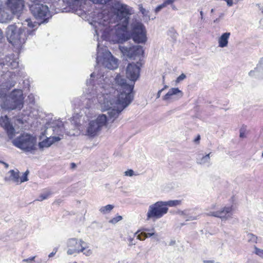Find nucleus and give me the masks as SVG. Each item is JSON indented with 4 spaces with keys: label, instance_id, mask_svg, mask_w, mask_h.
Listing matches in <instances>:
<instances>
[{
    "label": "nucleus",
    "instance_id": "nucleus-1",
    "mask_svg": "<svg viewBox=\"0 0 263 263\" xmlns=\"http://www.w3.org/2000/svg\"><path fill=\"white\" fill-rule=\"evenodd\" d=\"M143 63L141 61L130 63L126 69V76L132 84H128L125 79L118 74L115 79L116 90L117 91L116 104L120 105L121 108L114 109L109 112V116L116 117L127 107L133 101L134 98V86L135 82L139 79L140 76L141 67Z\"/></svg>",
    "mask_w": 263,
    "mask_h": 263
},
{
    "label": "nucleus",
    "instance_id": "nucleus-2",
    "mask_svg": "<svg viewBox=\"0 0 263 263\" xmlns=\"http://www.w3.org/2000/svg\"><path fill=\"white\" fill-rule=\"evenodd\" d=\"M29 8L31 14L37 21L32 22L30 18L26 20L27 26L31 28L35 27L36 29L40 25L47 23L52 17L48 7L41 3L30 4Z\"/></svg>",
    "mask_w": 263,
    "mask_h": 263
},
{
    "label": "nucleus",
    "instance_id": "nucleus-3",
    "mask_svg": "<svg viewBox=\"0 0 263 263\" xmlns=\"http://www.w3.org/2000/svg\"><path fill=\"white\" fill-rule=\"evenodd\" d=\"M35 29L29 30L25 27H18L15 23L8 26L6 29V36L12 45L24 44L29 35L34 34Z\"/></svg>",
    "mask_w": 263,
    "mask_h": 263
},
{
    "label": "nucleus",
    "instance_id": "nucleus-4",
    "mask_svg": "<svg viewBox=\"0 0 263 263\" xmlns=\"http://www.w3.org/2000/svg\"><path fill=\"white\" fill-rule=\"evenodd\" d=\"M120 108V105H117L116 108L114 107L112 109H108L107 112L108 115V117L106 115L102 114L98 116L96 119L90 121L89 122L88 127L87 128L86 135L89 137L93 138L97 135L98 133L101 130L102 127L107 124L108 121H110L111 123L114 122V121L118 118L120 114L116 117L110 118L109 115V112L112 110H116Z\"/></svg>",
    "mask_w": 263,
    "mask_h": 263
},
{
    "label": "nucleus",
    "instance_id": "nucleus-5",
    "mask_svg": "<svg viewBox=\"0 0 263 263\" xmlns=\"http://www.w3.org/2000/svg\"><path fill=\"white\" fill-rule=\"evenodd\" d=\"M36 140L35 136L27 133L21 134L16 137L13 140L12 143L15 146L26 152L32 153L36 150Z\"/></svg>",
    "mask_w": 263,
    "mask_h": 263
},
{
    "label": "nucleus",
    "instance_id": "nucleus-6",
    "mask_svg": "<svg viewBox=\"0 0 263 263\" xmlns=\"http://www.w3.org/2000/svg\"><path fill=\"white\" fill-rule=\"evenodd\" d=\"M131 39L137 44H145L147 41L146 30L144 24L140 21H136L131 24Z\"/></svg>",
    "mask_w": 263,
    "mask_h": 263
},
{
    "label": "nucleus",
    "instance_id": "nucleus-7",
    "mask_svg": "<svg viewBox=\"0 0 263 263\" xmlns=\"http://www.w3.org/2000/svg\"><path fill=\"white\" fill-rule=\"evenodd\" d=\"M11 102H5L2 108H6L8 110H14L17 108L21 109L23 107L24 97L22 91L19 89L13 90L10 95Z\"/></svg>",
    "mask_w": 263,
    "mask_h": 263
},
{
    "label": "nucleus",
    "instance_id": "nucleus-8",
    "mask_svg": "<svg viewBox=\"0 0 263 263\" xmlns=\"http://www.w3.org/2000/svg\"><path fill=\"white\" fill-rule=\"evenodd\" d=\"M120 50L124 55L128 58L130 60L138 59V61L143 60L144 56V50L143 47L139 45H133L130 47H120Z\"/></svg>",
    "mask_w": 263,
    "mask_h": 263
},
{
    "label": "nucleus",
    "instance_id": "nucleus-9",
    "mask_svg": "<svg viewBox=\"0 0 263 263\" xmlns=\"http://www.w3.org/2000/svg\"><path fill=\"white\" fill-rule=\"evenodd\" d=\"M164 201H157L149 206L146 214L147 220L150 219H159L168 211V208L164 205Z\"/></svg>",
    "mask_w": 263,
    "mask_h": 263
},
{
    "label": "nucleus",
    "instance_id": "nucleus-10",
    "mask_svg": "<svg viewBox=\"0 0 263 263\" xmlns=\"http://www.w3.org/2000/svg\"><path fill=\"white\" fill-rule=\"evenodd\" d=\"M67 246L69 248L67 251L68 255L83 252L88 248L86 242L82 239L79 240L76 238L68 239L67 241Z\"/></svg>",
    "mask_w": 263,
    "mask_h": 263
},
{
    "label": "nucleus",
    "instance_id": "nucleus-11",
    "mask_svg": "<svg viewBox=\"0 0 263 263\" xmlns=\"http://www.w3.org/2000/svg\"><path fill=\"white\" fill-rule=\"evenodd\" d=\"M130 9V8L127 5L118 2L114 7V13L117 19L122 20L131 14Z\"/></svg>",
    "mask_w": 263,
    "mask_h": 263
},
{
    "label": "nucleus",
    "instance_id": "nucleus-12",
    "mask_svg": "<svg viewBox=\"0 0 263 263\" xmlns=\"http://www.w3.org/2000/svg\"><path fill=\"white\" fill-rule=\"evenodd\" d=\"M6 5V8L9 10L10 13L13 15L22 11L24 7L23 0H7Z\"/></svg>",
    "mask_w": 263,
    "mask_h": 263
},
{
    "label": "nucleus",
    "instance_id": "nucleus-13",
    "mask_svg": "<svg viewBox=\"0 0 263 263\" xmlns=\"http://www.w3.org/2000/svg\"><path fill=\"white\" fill-rule=\"evenodd\" d=\"M0 125L4 129L10 139L15 136V129L9 117L6 115L0 119Z\"/></svg>",
    "mask_w": 263,
    "mask_h": 263
},
{
    "label": "nucleus",
    "instance_id": "nucleus-14",
    "mask_svg": "<svg viewBox=\"0 0 263 263\" xmlns=\"http://www.w3.org/2000/svg\"><path fill=\"white\" fill-rule=\"evenodd\" d=\"M232 206H224L220 210L215 212H210L208 215L210 216L220 218L222 221L227 220L231 217L232 215Z\"/></svg>",
    "mask_w": 263,
    "mask_h": 263
},
{
    "label": "nucleus",
    "instance_id": "nucleus-15",
    "mask_svg": "<svg viewBox=\"0 0 263 263\" xmlns=\"http://www.w3.org/2000/svg\"><path fill=\"white\" fill-rule=\"evenodd\" d=\"M99 44L97 46V56L96 58V63L97 65H101L103 66L106 64L107 61L110 60V58L113 56L111 52L106 49L102 50V52L99 50Z\"/></svg>",
    "mask_w": 263,
    "mask_h": 263
},
{
    "label": "nucleus",
    "instance_id": "nucleus-16",
    "mask_svg": "<svg viewBox=\"0 0 263 263\" xmlns=\"http://www.w3.org/2000/svg\"><path fill=\"white\" fill-rule=\"evenodd\" d=\"M18 59L14 58V54L6 57L5 60L3 61L0 60V68H2L4 66H7L11 69H13L18 67Z\"/></svg>",
    "mask_w": 263,
    "mask_h": 263
},
{
    "label": "nucleus",
    "instance_id": "nucleus-17",
    "mask_svg": "<svg viewBox=\"0 0 263 263\" xmlns=\"http://www.w3.org/2000/svg\"><path fill=\"white\" fill-rule=\"evenodd\" d=\"M61 138L59 136H50V137H46L45 139L39 142L38 147L40 150L43 151L44 148L49 147L51 145L56 142L59 141Z\"/></svg>",
    "mask_w": 263,
    "mask_h": 263
},
{
    "label": "nucleus",
    "instance_id": "nucleus-18",
    "mask_svg": "<svg viewBox=\"0 0 263 263\" xmlns=\"http://www.w3.org/2000/svg\"><path fill=\"white\" fill-rule=\"evenodd\" d=\"M12 18V14L10 13L9 10L5 5L0 4V23H8Z\"/></svg>",
    "mask_w": 263,
    "mask_h": 263
},
{
    "label": "nucleus",
    "instance_id": "nucleus-19",
    "mask_svg": "<svg viewBox=\"0 0 263 263\" xmlns=\"http://www.w3.org/2000/svg\"><path fill=\"white\" fill-rule=\"evenodd\" d=\"M116 35L119 43H124L131 39L130 30L127 29H118L116 31Z\"/></svg>",
    "mask_w": 263,
    "mask_h": 263
},
{
    "label": "nucleus",
    "instance_id": "nucleus-20",
    "mask_svg": "<svg viewBox=\"0 0 263 263\" xmlns=\"http://www.w3.org/2000/svg\"><path fill=\"white\" fill-rule=\"evenodd\" d=\"M183 93L182 91L178 88H172L169 90L167 93L162 97V100L163 101H168L171 99V97L175 95L177 96L179 98H180L183 96Z\"/></svg>",
    "mask_w": 263,
    "mask_h": 263
},
{
    "label": "nucleus",
    "instance_id": "nucleus-21",
    "mask_svg": "<svg viewBox=\"0 0 263 263\" xmlns=\"http://www.w3.org/2000/svg\"><path fill=\"white\" fill-rule=\"evenodd\" d=\"M82 1V0H64V2L67 4L69 8L68 12L71 11L72 12H75L80 7ZM66 12H67V10H66Z\"/></svg>",
    "mask_w": 263,
    "mask_h": 263
},
{
    "label": "nucleus",
    "instance_id": "nucleus-22",
    "mask_svg": "<svg viewBox=\"0 0 263 263\" xmlns=\"http://www.w3.org/2000/svg\"><path fill=\"white\" fill-rule=\"evenodd\" d=\"M154 236V238L157 240L159 241V239L158 237L157 234L155 233V229L154 228L151 229V232L150 233H146L145 232H142L141 233H139L137 235V239L140 240H144L146 238Z\"/></svg>",
    "mask_w": 263,
    "mask_h": 263
},
{
    "label": "nucleus",
    "instance_id": "nucleus-23",
    "mask_svg": "<svg viewBox=\"0 0 263 263\" xmlns=\"http://www.w3.org/2000/svg\"><path fill=\"white\" fill-rule=\"evenodd\" d=\"M231 35L230 32H226L221 34L218 39V46L224 48L228 46V41Z\"/></svg>",
    "mask_w": 263,
    "mask_h": 263
},
{
    "label": "nucleus",
    "instance_id": "nucleus-24",
    "mask_svg": "<svg viewBox=\"0 0 263 263\" xmlns=\"http://www.w3.org/2000/svg\"><path fill=\"white\" fill-rule=\"evenodd\" d=\"M212 156V153L209 154H198L196 157V162L198 164H204L209 163L210 161V156Z\"/></svg>",
    "mask_w": 263,
    "mask_h": 263
},
{
    "label": "nucleus",
    "instance_id": "nucleus-25",
    "mask_svg": "<svg viewBox=\"0 0 263 263\" xmlns=\"http://www.w3.org/2000/svg\"><path fill=\"white\" fill-rule=\"evenodd\" d=\"M53 124V125L52 126V127L54 133L58 135L59 136L61 135L63 136L64 129V126L63 122L62 121H58L57 123Z\"/></svg>",
    "mask_w": 263,
    "mask_h": 263
},
{
    "label": "nucleus",
    "instance_id": "nucleus-26",
    "mask_svg": "<svg viewBox=\"0 0 263 263\" xmlns=\"http://www.w3.org/2000/svg\"><path fill=\"white\" fill-rule=\"evenodd\" d=\"M9 173L10 174V175L9 177H6L5 180L6 181H12L18 184L20 179L19 171L15 172L14 170H11L9 171Z\"/></svg>",
    "mask_w": 263,
    "mask_h": 263
},
{
    "label": "nucleus",
    "instance_id": "nucleus-27",
    "mask_svg": "<svg viewBox=\"0 0 263 263\" xmlns=\"http://www.w3.org/2000/svg\"><path fill=\"white\" fill-rule=\"evenodd\" d=\"M255 68L256 71V78L263 79V57L260 59Z\"/></svg>",
    "mask_w": 263,
    "mask_h": 263
},
{
    "label": "nucleus",
    "instance_id": "nucleus-28",
    "mask_svg": "<svg viewBox=\"0 0 263 263\" xmlns=\"http://www.w3.org/2000/svg\"><path fill=\"white\" fill-rule=\"evenodd\" d=\"M104 66L109 69L117 68L118 67V60L112 56L110 58V60L107 61Z\"/></svg>",
    "mask_w": 263,
    "mask_h": 263
},
{
    "label": "nucleus",
    "instance_id": "nucleus-29",
    "mask_svg": "<svg viewBox=\"0 0 263 263\" xmlns=\"http://www.w3.org/2000/svg\"><path fill=\"white\" fill-rule=\"evenodd\" d=\"M164 203L165 204L164 205L166 207L168 206L170 207H174L181 204V201L180 200H168L167 201H164Z\"/></svg>",
    "mask_w": 263,
    "mask_h": 263
},
{
    "label": "nucleus",
    "instance_id": "nucleus-30",
    "mask_svg": "<svg viewBox=\"0 0 263 263\" xmlns=\"http://www.w3.org/2000/svg\"><path fill=\"white\" fill-rule=\"evenodd\" d=\"M114 208V205L112 204H107L106 206H102L99 211L101 213L105 214L109 213Z\"/></svg>",
    "mask_w": 263,
    "mask_h": 263
},
{
    "label": "nucleus",
    "instance_id": "nucleus-31",
    "mask_svg": "<svg viewBox=\"0 0 263 263\" xmlns=\"http://www.w3.org/2000/svg\"><path fill=\"white\" fill-rule=\"evenodd\" d=\"M248 241L252 243H256L257 240V237L252 233H248L247 235Z\"/></svg>",
    "mask_w": 263,
    "mask_h": 263
},
{
    "label": "nucleus",
    "instance_id": "nucleus-32",
    "mask_svg": "<svg viewBox=\"0 0 263 263\" xmlns=\"http://www.w3.org/2000/svg\"><path fill=\"white\" fill-rule=\"evenodd\" d=\"M29 173V172L28 170H27L22 175L21 177L20 178V183L22 182H24L26 181H27L28 180V176Z\"/></svg>",
    "mask_w": 263,
    "mask_h": 263
},
{
    "label": "nucleus",
    "instance_id": "nucleus-33",
    "mask_svg": "<svg viewBox=\"0 0 263 263\" xmlns=\"http://www.w3.org/2000/svg\"><path fill=\"white\" fill-rule=\"evenodd\" d=\"M247 129V126L245 125H243L242 127L240 128L239 130V137L241 138H244L246 136V131Z\"/></svg>",
    "mask_w": 263,
    "mask_h": 263
},
{
    "label": "nucleus",
    "instance_id": "nucleus-34",
    "mask_svg": "<svg viewBox=\"0 0 263 263\" xmlns=\"http://www.w3.org/2000/svg\"><path fill=\"white\" fill-rule=\"evenodd\" d=\"M93 4H105L107 3H109L112 0H89Z\"/></svg>",
    "mask_w": 263,
    "mask_h": 263
},
{
    "label": "nucleus",
    "instance_id": "nucleus-35",
    "mask_svg": "<svg viewBox=\"0 0 263 263\" xmlns=\"http://www.w3.org/2000/svg\"><path fill=\"white\" fill-rule=\"evenodd\" d=\"M123 217L121 216L118 215L115 217H114L109 221V222L112 224H116L119 221L121 220Z\"/></svg>",
    "mask_w": 263,
    "mask_h": 263
},
{
    "label": "nucleus",
    "instance_id": "nucleus-36",
    "mask_svg": "<svg viewBox=\"0 0 263 263\" xmlns=\"http://www.w3.org/2000/svg\"><path fill=\"white\" fill-rule=\"evenodd\" d=\"M124 20L123 21V27L121 29L124 30L127 29L128 25L129 24V17L128 16H126V17L123 18Z\"/></svg>",
    "mask_w": 263,
    "mask_h": 263
},
{
    "label": "nucleus",
    "instance_id": "nucleus-37",
    "mask_svg": "<svg viewBox=\"0 0 263 263\" xmlns=\"http://www.w3.org/2000/svg\"><path fill=\"white\" fill-rule=\"evenodd\" d=\"M254 253L259 256V257L263 258V250L258 248L257 247H254Z\"/></svg>",
    "mask_w": 263,
    "mask_h": 263
},
{
    "label": "nucleus",
    "instance_id": "nucleus-38",
    "mask_svg": "<svg viewBox=\"0 0 263 263\" xmlns=\"http://www.w3.org/2000/svg\"><path fill=\"white\" fill-rule=\"evenodd\" d=\"M95 72H92V73H91L90 74V79H89V80H87L86 81V84L87 85H94V79L93 78H95Z\"/></svg>",
    "mask_w": 263,
    "mask_h": 263
},
{
    "label": "nucleus",
    "instance_id": "nucleus-39",
    "mask_svg": "<svg viewBox=\"0 0 263 263\" xmlns=\"http://www.w3.org/2000/svg\"><path fill=\"white\" fill-rule=\"evenodd\" d=\"M166 6L165 4L163 2L162 4L157 6L156 8L155 9V12L156 13H158L160 12L163 8H165Z\"/></svg>",
    "mask_w": 263,
    "mask_h": 263
},
{
    "label": "nucleus",
    "instance_id": "nucleus-40",
    "mask_svg": "<svg viewBox=\"0 0 263 263\" xmlns=\"http://www.w3.org/2000/svg\"><path fill=\"white\" fill-rule=\"evenodd\" d=\"M139 9L140 12L144 15L146 16L148 11H147L142 6V4L139 5Z\"/></svg>",
    "mask_w": 263,
    "mask_h": 263
},
{
    "label": "nucleus",
    "instance_id": "nucleus-41",
    "mask_svg": "<svg viewBox=\"0 0 263 263\" xmlns=\"http://www.w3.org/2000/svg\"><path fill=\"white\" fill-rule=\"evenodd\" d=\"M186 78V75L184 73L181 74L179 77H178L176 80V83H178L180 82L181 81H183Z\"/></svg>",
    "mask_w": 263,
    "mask_h": 263
},
{
    "label": "nucleus",
    "instance_id": "nucleus-42",
    "mask_svg": "<svg viewBox=\"0 0 263 263\" xmlns=\"http://www.w3.org/2000/svg\"><path fill=\"white\" fill-rule=\"evenodd\" d=\"M48 196H49V194L47 193L42 194L39 197V199H37V200L43 201V200L47 199L48 198Z\"/></svg>",
    "mask_w": 263,
    "mask_h": 263
},
{
    "label": "nucleus",
    "instance_id": "nucleus-43",
    "mask_svg": "<svg viewBox=\"0 0 263 263\" xmlns=\"http://www.w3.org/2000/svg\"><path fill=\"white\" fill-rule=\"evenodd\" d=\"M125 175L127 176H133L134 175V171L132 169H128L124 173Z\"/></svg>",
    "mask_w": 263,
    "mask_h": 263
},
{
    "label": "nucleus",
    "instance_id": "nucleus-44",
    "mask_svg": "<svg viewBox=\"0 0 263 263\" xmlns=\"http://www.w3.org/2000/svg\"><path fill=\"white\" fill-rule=\"evenodd\" d=\"M148 231H151V229H147V228H142L139 230H138L136 233H135V235H137L139 233H141L142 232H145L146 233V232H148Z\"/></svg>",
    "mask_w": 263,
    "mask_h": 263
},
{
    "label": "nucleus",
    "instance_id": "nucleus-45",
    "mask_svg": "<svg viewBox=\"0 0 263 263\" xmlns=\"http://www.w3.org/2000/svg\"><path fill=\"white\" fill-rule=\"evenodd\" d=\"M16 120L17 122L20 124H24L26 122V121L24 120L22 117H20L17 118Z\"/></svg>",
    "mask_w": 263,
    "mask_h": 263
},
{
    "label": "nucleus",
    "instance_id": "nucleus-46",
    "mask_svg": "<svg viewBox=\"0 0 263 263\" xmlns=\"http://www.w3.org/2000/svg\"><path fill=\"white\" fill-rule=\"evenodd\" d=\"M28 99L30 103L34 104L35 103L34 96L32 94H30L28 96Z\"/></svg>",
    "mask_w": 263,
    "mask_h": 263
},
{
    "label": "nucleus",
    "instance_id": "nucleus-47",
    "mask_svg": "<svg viewBox=\"0 0 263 263\" xmlns=\"http://www.w3.org/2000/svg\"><path fill=\"white\" fill-rule=\"evenodd\" d=\"M35 256L30 257L26 259H24L23 261L27 262H31L34 260Z\"/></svg>",
    "mask_w": 263,
    "mask_h": 263
},
{
    "label": "nucleus",
    "instance_id": "nucleus-48",
    "mask_svg": "<svg viewBox=\"0 0 263 263\" xmlns=\"http://www.w3.org/2000/svg\"><path fill=\"white\" fill-rule=\"evenodd\" d=\"M46 130L42 132L41 134H40V135L39 136V140H42L44 137H46Z\"/></svg>",
    "mask_w": 263,
    "mask_h": 263
},
{
    "label": "nucleus",
    "instance_id": "nucleus-49",
    "mask_svg": "<svg viewBox=\"0 0 263 263\" xmlns=\"http://www.w3.org/2000/svg\"><path fill=\"white\" fill-rule=\"evenodd\" d=\"M256 68H255L254 70H251L249 72V75L250 77H253V76H255L256 77Z\"/></svg>",
    "mask_w": 263,
    "mask_h": 263
},
{
    "label": "nucleus",
    "instance_id": "nucleus-50",
    "mask_svg": "<svg viewBox=\"0 0 263 263\" xmlns=\"http://www.w3.org/2000/svg\"><path fill=\"white\" fill-rule=\"evenodd\" d=\"M164 3L166 6L168 5H172L174 3V0H166L164 2Z\"/></svg>",
    "mask_w": 263,
    "mask_h": 263
},
{
    "label": "nucleus",
    "instance_id": "nucleus-51",
    "mask_svg": "<svg viewBox=\"0 0 263 263\" xmlns=\"http://www.w3.org/2000/svg\"><path fill=\"white\" fill-rule=\"evenodd\" d=\"M200 139H201V138H200V135H198L196 136V137L195 138V139L194 140V142L195 143H198L200 141Z\"/></svg>",
    "mask_w": 263,
    "mask_h": 263
},
{
    "label": "nucleus",
    "instance_id": "nucleus-52",
    "mask_svg": "<svg viewBox=\"0 0 263 263\" xmlns=\"http://www.w3.org/2000/svg\"><path fill=\"white\" fill-rule=\"evenodd\" d=\"M197 217H196V216H190L187 218V219H186V221H190V220H195V219H197Z\"/></svg>",
    "mask_w": 263,
    "mask_h": 263
},
{
    "label": "nucleus",
    "instance_id": "nucleus-53",
    "mask_svg": "<svg viewBox=\"0 0 263 263\" xmlns=\"http://www.w3.org/2000/svg\"><path fill=\"white\" fill-rule=\"evenodd\" d=\"M83 254L86 256H89L92 254V251L90 250H86L85 252H83Z\"/></svg>",
    "mask_w": 263,
    "mask_h": 263
},
{
    "label": "nucleus",
    "instance_id": "nucleus-54",
    "mask_svg": "<svg viewBox=\"0 0 263 263\" xmlns=\"http://www.w3.org/2000/svg\"><path fill=\"white\" fill-rule=\"evenodd\" d=\"M176 244V241L175 240H171L169 243V246H173Z\"/></svg>",
    "mask_w": 263,
    "mask_h": 263
},
{
    "label": "nucleus",
    "instance_id": "nucleus-55",
    "mask_svg": "<svg viewBox=\"0 0 263 263\" xmlns=\"http://www.w3.org/2000/svg\"><path fill=\"white\" fill-rule=\"evenodd\" d=\"M102 37L104 39V40H106L107 37V34L104 32L103 33V34L102 35Z\"/></svg>",
    "mask_w": 263,
    "mask_h": 263
},
{
    "label": "nucleus",
    "instance_id": "nucleus-56",
    "mask_svg": "<svg viewBox=\"0 0 263 263\" xmlns=\"http://www.w3.org/2000/svg\"><path fill=\"white\" fill-rule=\"evenodd\" d=\"M162 91V90H159L157 94V99L160 98V95H161V92Z\"/></svg>",
    "mask_w": 263,
    "mask_h": 263
},
{
    "label": "nucleus",
    "instance_id": "nucleus-57",
    "mask_svg": "<svg viewBox=\"0 0 263 263\" xmlns=\"http://www.w3.org/2000/svg\"><path fill=\"white\" fill-rule=\"evenodd\" d=\"M70 166H71V168H74L76 167L77 165H76V163L72 162V163H71Z\"/></svg>",
    "mask_w": 263,
    "mask_h": 263
},
{
    "label": "nucleus",
    "instance_id": "nucleus-58",
    "mask_svg": "<svg viewBox=\"0 0 263 263\" xmlns=\"http://www.w3.org/2000/svg\"><path fill=\"white\" fill-rule=\"evenodd\" d=\"M55 254V252H52L51 253H50L49 254L48 257H49V258L52 257H53Z\"/></svg>",
    "mask_w": 263,
    "mask_h": 263
},
{
    "label": "nucleus",
    "instance_id": "nucleus-59",
    "mask_svg": "<svg viewBox=\"0 0 263 263\" xmlns=\"http://www.w3.org/2000/svg\"><path fill=\"white\" fill-rule=\"evenodd\" d=\"M200 17L201 20H203V12L202 11H200Z\"/></svg>",
    "mask_w": 263,
    "mask_h": 263
},
{
    "label": "nucleus",
    "instance_id": "nucleus-60",
    "mask_svg": "<svg viewBox=\"0 0 263 263\" xmlns=\"http://www.w3.org/2000/svg\"><path fill=\"white\" fill-rule=\"evenodd\" d=\"M178 213H179L180 214L182 215H184L185 214V212L183 211H179L178 212Z\"/></svg>",
    "mask_w": 263,
    "mask_h": 263
},
{
    "label": "nucleus",
    "instance_id": "nucleus-61",
    "mask_svg": "<svg viewBox=\"0 0 263 263\" xmlns=\"http://www.w3.org/2000/svg\"><path fill=\"white\" fill-rule=\"evenodd\" d=\"M3 165H4L5 167L6 168H8L9 167V164L8 163H7L6 162H5V163L3 164Z\"/></svg>",
    "mask_w": 263,
    "mask_h": 263
},
{
    "label": "nucleus",
    "instance_id": "nucleus-62",
    "mask_svg": "<svg viewBox=\"0 0 263 263\" xmlns=\"http://www.w3.org/2000/svg\"><path fill=\"white\" fill-rule=\"evenodd\" d=\"M58 247H56V248H54L53 250V252H55V254L58 251Z\"/></svg>",
    "mask_w": 263,
    "mask_h": 263
},
{
    "label": "nucleus",
    "instance_id": "nucleus-63",
    "mask_svg": "<svg viewBox=\"0 0 263 263\" xmlns=\"http://www.w3.org/2000/svg\"><path fill=\"white\" fill-rule=\"evenodd\" d=\"M219 20H220V18H216V20H215L214 21V23H218L219 22Z\"/></svg>",
    "mask_w": 263,
    "mask_h": 263
},
{
    "label": "nucleus",
    "instance_id": "nucleus-64",
    "mask_svg": "<svg viewBox=\"0 0 263 263\" xmlns=\"http://www.w3.org/2000/svg\"><path fill=\"white\" fill-rule=\"evenodd\" d=\"M167 87H168V86H167V85H165V86L163 87V88H162L161 90H162V91H163L164 89H166Z\"/></svg>",
    "mask_w": 263,
    "mask_h": 263
}]
</instances>
